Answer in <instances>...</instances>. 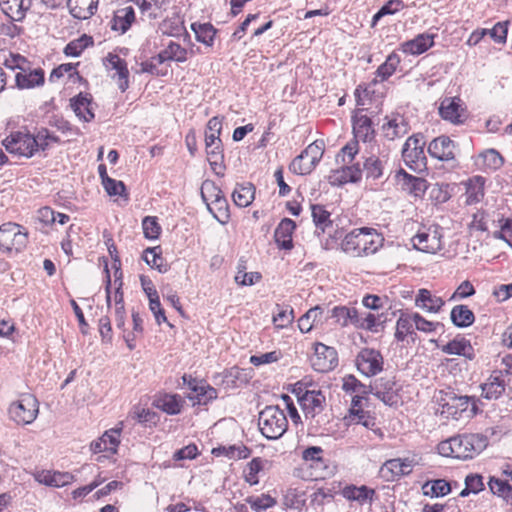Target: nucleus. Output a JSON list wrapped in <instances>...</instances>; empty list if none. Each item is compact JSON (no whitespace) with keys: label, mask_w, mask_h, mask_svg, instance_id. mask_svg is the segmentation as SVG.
I'll return each instance as SVG.
<instances>
[{"label":"nucleus","mask_w":512,"mask_h":512,"mask_svg":"<svg viewBox=\"0 0 512 512\" xmlns=\"http://www.w3.org/2000/svg\"><path fill=\"white\" fill-rule=\"evenodd\" d=\"M488 445V438L479 433L462 434L438 444V452L445 457L466 460L480 454Z\"/></svg>","instance_id":"f257e3e1"},{"label":"nucleus","mask_w":512,"mask_h":512,"mask_svg":"<svg viewBox=\"0 0 512 512\" xmlns=\"http://www.w3.org/2000/svg\"><path fill=\"white\" fill-rule=\"evenodd\" d=\"M383 238L372 228L354 229L342 241V250L353 256L362 257L374 254L382 245Z\"/></svg>","instance_id":"f03ea898"},{"label":"nucleus","mask_w":512,"mask_h":512,"mask_svg":"<svg viewBox=\"0 0 512 512\" xmlns=\"http://www.w3.org/2000/svg\"><path fill=\"white\" fill-rule=\"evenodd\" d=\"M373 100L376 104V110L371 111V115L380 112L379 105H381V103L378 101L379 98H356L358 109L352 115L353 133L356 139L363 142H370L375 137V130L371 118L368 115L362 114L363 111L371 109L368 105H371Z\"/></svg>","instance_id":"7ed1b4c3"},{"label":"nucleus","mask_w":512,"mask_h":512,"mask_svg":"<svg viewBox=\"0 0 512 512\" xmlns=\"http://www.w3.org/2000/svg\"><path fill=\"white\" fill-rule=\"evenodd\" d=\"M258 425L261 434L268 440H277L288 429V420L282 409L278 406H266L260 413Z\"/></svg>","instance_id":"20e7f679"},{"label":"nucleus","mask_w":512,"mask_h":512,"mask_svg":"<svg viewBox=\"0 0 512 512\" xmlns=\"http://www.w3.org/2000/svg\"><path fill=\"white\" fill-rule=\"evenodd\" d=\"M29 242V233L26 228L15 222H6L0 225V250L10 253L13 250L20 253L25 250Z\"/></svg>","instance_id":"39448f33"},{"label":"nucleus","mask_w":512,"mask_h":512,"mask_svg":"<svg viewBox=\"0 0 512 512\" xmlns=\"http://www.w3.org/2000/svg\"><path fill=\"white\" fill-rule=\"evenodd\" d=\"M425 140L422 134L410 136L403 145L402 157L405 164L415 172L427 169V158L425 155Z\"/></svg>","instance_id":"423d86ee"},{"label":"nucleus","mask_w":512,"mask_h":512,"mask_svg":"<svg viewBox=\"0 0 512 512\" xmlns=\"http://www.w3.org/2000/svg\"><path fill=\"white\" fill-rule=\"evenodd\" d=\"M324 153V143L315 141L308 145L297 157H295L289 169L297 175L310 174L320 162Z\"/></svg>","instance_id":"0eeeda50"},{"label":"nucleus","mask_w":512,"mask_h":512,"mask_svg":"<svg viewBox=\"0 0 512 512\" xmlns=\"http://www.w3.org/2000/svg\"><path fill=\"white\" fill-rule=\"evenodd\" d=\"M8 412L10 418L17 424H30L39 413V403L33 395L23 394L19 400L9 406Z\"/></svg>","instance_id":"6e6552de"},{"label":"nucleus","mask_w":512,"mask_h":512,"mask_svg":"<svg viewBox=\"0 0 512 512\" xmlns=\"http://www.w3.org/2000/svg\"><path fill=\"white\" fill-rule=\"evenodd\" d=\"M2 143L10 154L31 158L37 152V141L29 132H13Z\"/></svg>","instance_id":"1a4fd4ad"},{"label":"nucleus","mask_w":512,"mask_h":512,"mask_svg":"<svg viewBox=\"0 0 512 512\" xmlns=\"http://www.w3.org/2000/svg\"><path fill=\"white\" fill-rule=\"evenodd\" d=\"M438 112L444 121L453 125H462L470 117L467 105L462 98H443Z\"/></svg>","instance_id":"9d476101"},{"label":"nucleus","mask_w":512,"mask_h":512,"mask_svg":"<svg viewBox=\"0 0 512 512\" xmlns=\"http://www.w3.org/2000/svg\"><path fill=\"white\" fill-rule=\"evenodd\" d=\"M312 368L320 373H327L338 365V353L334 347L321 342L314 344V354L310 358Z\"/></svg>","instance_id":"9b49d317"},{"label":"nucleus","mask_w":512,"mask_h":512,"mask_svg":"<svg viewBox=\"0 0 512 512\" xmlns=\"http://www.w3.org/2000/svg\"><path fill=\"white\" fill-rule=\"evenodd\" d=\"M358 371L366 377H372L383 370L384 359L380 351L373 348H363L356 356Z\"/></svg>","instance_id":"f8f14e48"},{"label":"nucleus","mask_w":512,"mask_h":512,"mask_svg":"<svg viewBox=\"0 0 512 512\" xmlns=\"http://www.w3.org/2000/svg\"><path fill=\"white\" fill-rule=\"evenodd\" d=\"M368 394L371 393L388 406L398 403V389L394 377H381L368 386Z\"/></svg>","instance_id":"ddd939ff"},{"label":"nucleus","mask_w":512,"mask_h":512,"mask_svg":"<svg viewBox=\"0 0 512 512\" xmlns=\"http://www.w3.org/2000/svg\"><path fill=\"white\" fill-rule=\"evenodd\" d=\"M417 464L414 458H393L387 460L380 468V477L385 481H394L409 475Z\"/></svg>","instance_id":"4468645a"},{"label":"nucleus","mask_w":512,"mask_h":512,"mask_svg":"<svg viewBox=\"0 0 512 512\" xmlns=\"http://www.w3.org/2000/svg\"><path fill=\"white\" fill-rule=\"evenodd\" d=\"M325 403L326 398L320 390H305L304 394L299 396V405L306 420L313 421L317 415L322 413Z\"/></svg>","instance_id":"2eb2a0df"},{"label":"nucleus","mask_w":512,"mask_h":512,"mask_svg":"<svg viewBox=\"0 0 512 512\" xmlns=\"http://www.w3.org/2000/svg\"><path fill=\"white\" fill-rule=\"evenodd\" d=\"M457 144L446 135L434 138L428 145V153L431 157L447 162L455 159Z\"/></svg>","instance_id":"dca6fc26"},{"label":"nucleus","mask_w":512,"mask_h":512,"mask_svg":"<svg viewBox=\"0 0 512 512\" xmlns=\"http://www.w3.org/2000/svg\"><path fill=\"white\" fill-rule=\"evenodd\" d=\"M481 396L487 400H498L506 390V383L501 370H494L486 382L480 385Z\"/></svg>","instance_id":"f3484780"},{"label":"nucleus","mask_w":512,"mask_h":512,"mask_svg":"<svg viewBox=\"0 0 512 512\" xmlns=\"http://www.w3.org/2000/svg\"><path fill=\"white\" fill-rule=\"evenodd\" d=\"M442 236L437 230L418 232L413 238V247L425 253H436L442 249Z\"/></svg>","instance_id":"a211bd4d"},{"label":"nucleus","mask_w":512,"mask_h":512,"mask_svg":"<svg viewBox=\"0 0 512 512\" xmlns=\"http://www.w3.org/2000/svg\"><path fill=\"white\" fill-rule=\"evenodd\" d=\"M396 180L404 192L415 197L423 196L427 190V181L424 178L413 176L403 169L397 172Z\"/></svg>","instance_id":"6ab92c4d"},{"label":"nucleus","mask_w":512,"mask_h":512,"mask_svg":"<svg viewBox=\"0 0 512 512\" xmlns=\"http://www.w3.org/2000/svg\"><path fill=\"white\" fill-rule=\"evenodd\" d=\"M340 169L332 171L329 176L332 185H343L346 183H357L362 178V169L360 163L353 165L343 164Z\"/></svg>","instance_id":"aec40b11"},{"label":"nucleus","mask_w":512,"mask_h":512,"mask_svg":"<svg viewBox=\"0 0 512 512\" xmlns=\"http://www.w3.org/2000/svg\"><path fill=\"white\" fill-rule=\"evenodd\" d=\"M342 496L348 501H355L359 505L372 504L376 499V491L366 485H347L342 489Z\"/></svg>","instance_id":"412c9836"},{"label":"nucleus","mask_w":512,"mask_h":512,"mask_svg":"<svg viewBox=\"0 0 512 512\" xmlns=\"http://www.w3.org/2000/svg\"><path fill=\"white\" fill-rule=\"evenodd\" d=\"M296 223L290 218H284L278 224L274 232V239L280 249L291 250L293 248L292 234Z\"/></svg>","instance_id":"4be33fe9"},{"label":"nucleus","mask_w":512,"mask_h":512,"mask_svg":"<svg viewBox=\"0 0 512 512\" xmlns=\"http://www.w3.org/2000/svg\"><path fill=\"white\" fill-rule=\"evenodd\" d=\"M446 402L442 404V406L445 408L447 407V410L450 411L451 409H454V411L450 412L451 414H457L458 412H465L469 408V405L471 403V411L473 414H477L478 408L476 405V400L474 397L470 396H462L457 395L454 392H448L446 393V398L444 399Z\"/></svg>","instance_id":"5701e85b"},{"label":"nucleus","mask_w":512,"mask_h":512,"mask_svg":"<svg viewBox=\"0 0 512 512\" xmlns=\"http://www.w3.org/2000/svg\"><path fill=\"white\" fill-rule=\"evenodd\" d=\"M152 404L169 415H177L182 411L184 400L178 394L164 393L156 396Z\"/></svg>","instance_id":"b1692460"},{"label":"nucleus","mask_w":512,"mask_h":512,"mask_svg":"<svg viewBox=\"0 0 512 512\" xmlns=\"http://www.w3.org/2000/svg\"><path fill=\"white\" fill-rule=\"evenodd\" d=\"M474 163L480 170L495 171L503 166L504 158L496 149L491 148L479 153L476 156Z\"/></svg>","instance_id":"393cba45"},{"label":"nucleus","mask_w":512,"mask_h":512,"mask_svg":"<svg viewBox=\"0 0 512 512\" xmlns=\"http://www.w3.org/2000/svg\"><path fill=\"white\" fill-rule=\"evenodd\" d=\"M443 353L448 355L464 356L469 360L475 357L474 349L468 339L465 337H456L441 347Z\"/></svg>","instance_id":"a878e982"},{"label":"nucleus","mask_w":512,"mask_h":512,"mask_svg":"<svg viewBox=\"0 0 512 512\" xmlns=\"http://www.w3.org/2000/svg\"><path fill=\"white\" fill-rule=\"evenodd\" d=\"M119 436L120 429L108 430L97 441L91 443V450L94 453H100L103 451L116 453L117 447L120 443Z\"/></svg>","instance_id":"bb28decb"},{"label":"nucleus","mask_w":512,"mask_h":512,"mask_svg":"<svg viewBox=\"0 0 512 512\" xmlns=\"http://www.w3.org/2000/svg\"><path fill=\"white\" fill-rule=\"evenodd\" d=\"M444 304L441 297L433 295L425 288L419 289L415 298V305L429 313L439 312Z\"/></svg>","instance_id":"cd10ccee"},{"label":"nucleus","mask_w":512,"mask_h":512,"mask_svg":"<svg viewBox=\"0 0 512 512\" xmlns=\"http://www.w3.org/2000/svg\"><path fill=\"white\" fill-rule=\"evenodd\" d=\"M98 0H68L71 15L80 20L89 19L97 10Z\"/></svg>","instance_id":"c85d7f7f"},{"label":"nucleus","mask_w":512,"mask_h":512,"mask_svg":"<svg viewBox=\"0 0 512 512\" xmlns=\"http://www.w3.org/2000/svg\"><path fill=\"white\" fill-rule=\"evenodd\" d=\"M135 20V12L133 7L127 6L118 9L110 22L112 30L124 34L132 25Z\"/></svg>","instance_id":"c756f323"},{"label":"nucleus","mask_w":512,"mask_h":512,"mask_svg":"<svg viewBox=\"0 0 512 512\" xmlns=\"http://www.w3.org/2000/svg\"><path fill=\"white\" fill-rule=\"evenodd\" d=\"M44 71L40 68L23 70L15 75L16 85L20 89H30L44 84Z\"/></svg>","instance_id":"7c9ffc66"},{"label":"nucleus","mask_w":512,"mask_h":512,"mask_svg":"<svg viewBox=\"0 0 512 512\" xmlns=\"http://www.w3.org/2000/svg\"><path fill=\"white\" fill-rule=\"evenodd\" d=\"M32 6V0H0L1 10L14 20H21Z\"/></svg>","instance_id":"2f4dec72"},{"label":"nucleus","mask_w":512,"mask_h":512,"mask_svg":"<svg viewBox=\"0 0 512 512\" xmlns=\"http://www.w3.org/2000/svg\"><path fill=\"white\" fill-rule=\"evenodd\" d=\"M434 44V36L431 34H419L414 39L406 41L402 45L404 53L420 55L426 52Z\"/></svg>","instance_id":"473e14b6"},{"label":"nucleus","mask_w":512,"mask_h":512,"mask_svg":"<svg viewBox=\"0 0 512 512\" xmlns=\"http://www.w3.org/2000/svg\"><path fill=\"white\" fill-rule=\"evenodd\" d=\"M158 64H163L166 61L185 62L187 60V50L180 44L170 41L168 45L156 56Z\"/></svg>","instance_id":"72a5a7b5"},{"label":"nucleus","mask_w":512,"mask_h":512,"mask_svg":"<svg viewBox=\"0 0 512 512\" xmlns=\"http://www.w3.org/2000/svg\"><path fill=\"white\" fill-rule=\"evenodd\" d=\"M218 397V391L205 381L196 388L193 393L187 395V398L193 402V405H207Z\"/></svg>","instance_id":"f704fd0d"},{"label":"nucleus","mask_w":512,"mask_h":512,"mask_svg":"<svg viewBox=\"0 0 512 512\" xmlns=\"http://www.w3.org/2000/svg\"><path fill=\"white\" fill-rule=\"evenodd\" d=\"M384 164L379 157L371 155L363 162L362 173H365L367 181L380 180L384 175Z\"/></svg>","instance_id":"c9c22d12"},{"label":"nucleus","mask_w":512,"mask_h":512,"mask_svg":"<svg viewBox=\"0 0 512 512\" xmlns=\"http://www.w3.org/2000/svg\"><path fill=\"white\" fill-rule=\"evenodd\" d=\"M106 66L116 71V74L119 77V87L121 91L124 92L128 86L127 78L129 74L126 62L117 54L110 53L106 57Z\"/></svg>","instance_id":"e433bc0d"},{"label":"nucleus","mask_w":512,"mask_h":512,"mask_svg":"<svg viewBox=\"0 0 512 512\" xmlns=\"http://www.w3.org/2000/svg\"><path fill=\"white\" fill-rule=\"evenodd\" d=\"M485 178L482 176H473L470 178L466 186L467 204H475L480 202L484 197Z\"/></svg>","instance_id":"4c0bfd02"},{"label":"nucleus","mask_w":512,"mask_h":512,"mask_svg":"<svg viewBox=\"0 0 512 512\" xmlns=\"http://www.w3.org/2000/svg\"><path fill=\"white\" fill-rule=\"evenodd\" d=\"M324 320L334 319L335 323L346 326L349 321L357 317L355 309H349L346 306H335L332 309L325 308Z\"/></svg>","instance_id":"58836bf2"},{"label":"nucleus","mask_w":512,"mask_h":512,"mask_svg":"<svg viewBox=\"0 0 512 512\" xmlns=\"http://www.w3.org/2000/svg\"><path fill=\"white\" fill-rule=\"evenodd\" d=\"M452 323L458 328L471 326L475 321V315L466 305H456L450 313Z\"/></svg>","instance_id":"ea45409f"},{"label":"nucleus","mask_w":512,"mask_h":512,"mask_svg":"<svg viewBox=\"0 0 512 512\" xmlns=\"http://www.w3.org/2000/svg\"><path fill=\"white\" fill-rule=\"evenodd\" d=\"M325 308L322 306H315L309 309L303 316L298 320V327L302 333H308L312 330L313 326L317 322H322L324 319Z\"/></svg>","instance_id":"a19ab883"},{"label":"nucleus","mask_w":512,"mask_h":512,"mask_svg":"<svg viewBox=\"0 0 512 512\" xmlns=\"http://www.w3.org/2000/svg\"><path fill=\"white\" fill-rule=\"evenodd\" d=\"M413 316L414 313L400 310V316L396 323V331L394 335L397 341L403 342L408 335L415 334Z\"/></svg>","instance_id":"79ce46f5"},{"label":"nucleus","mask_w":512,"mask_h":512,"mask_svg":"<svg viewBox=\"0 0 512 512\" xmlns=\"http://www.w3.org/2000/svg\"><path fill=\"white\" fill-rule=\"evenodd\" d=\"M407 124L400 116L389 119L382 125V132L386 139L394 140L402 137L407 133Z\"/></svg>","instance_id":"37998d69"},{"label":"nucleus","mask_w":512,"mask_h":512,"mask_svg":"<svg viewBox=\"0 0 512 512\" xmlns=\"http://www.w3.org/2000/svg\"><path fill=\"white\" fill-rule=\"evenodd\" d=\"M255 197V187L251 183L247 184H237L236 188L232 193V198L238 207H247L249 206Z\"/></svg>","instance_id":"c03bdc74"},{"label":"nucleus","mask_w":512,"mask_h":512,"mask_svg":"<svg viewBox=\"0 0 512 512\" xmlns=\"http://www.w3.org/2000/svg\"><path fill=\"white\" fill-rule=\"evenodd\" d=\"M170 0H136L141 12L146 14L149 19L161 17L162 11L166 9Z\"/></svg>","instance_id":"a18cd8bd"},{"label":"nucleus","mask_w":512,"mask_h":512,"mask_svg":"<svg viewBox=\"0 0 512 512\" xmlns=\"http://www.w3.org/2000/svg\"><path fill=\"white\" fill-rule=\"evenodd\" d=\"M490 491L501 497L506 503L512 505V486L508 483V479H500L491 476L488 481Z\"/></svg>","instance_id":"49530a36"},{"label":"nucleus","mask_w":512,"mask_h":512,"mask_svg":"<svg viewBox=\"0 0 512 512\" xmlns=\"http://www.w3.org/2000/svg\"><path fill=\"white\" fill-rule=\"evenodd\" d=\"M68 75V80L72 83L82 82L83 78L76 71V65L72 63L61 64L58 67L54 68L49 76L50 82H56L60 78Z\"/></svg>","instance_id":"de8ad7c7"},{"label":"nucleus","mask_w":512,"mask_h":512,"mask_svg":"<svg viewBox=\"0 0 512 512\" xmlns=\"http://www.w3.org/2000/svg\"><path fill=\"white\" fill-rule=\"evenodd\" d=\"M207 209L219 223L226 224L228 222L230 213L225 196L212 200V202L207 205Z\"/></svg>","instance_id":"09e8293b"},{"label":"nucleus","mask_w":512,"mask_h":512,"mask_svg":"<svg viewBox=\"0 0 512 512\" xmlns=\"http://www.w3.org/2000/svg\"><path fill=\"white\" fill-rule=\"evenodd\" d=\"M91 100L92 98H70V107L76 116L85 122H89L94 118V113L90 108Z\"/></svg>","instance_id":"8fccbe9b"},{"label":"nucleus","mask_w":512,"mask_h":512,"mask_svg":"<svg viewBox=\"0 0 512 512\" xmlns=\"http://www.w3.org/2000/svg\"><path fill=\"white\" fill-rule=\"evenodd\" d=\"M242 374V369L237 366H233L230 369H226L221 374L214 376L215 384L224 385L225 388H236Z\"/></svg>","instance_id":"3c124183"},{"label":"nucleus","mask_w":512,"mask_h":512,"mask_svg":"<svg viewBox=\"0 0 512 512\" xmlns=\"http://www.w3.org/2000/svg\"><path fill=\"white\" fill-rule=\"evenodd\" d=\"M34 139L37 141V152L46 151L52 144L61 143L60 138L46 127L37 129Z\"/></svg>","instance_id":"603ef678"},{"label":"nucleus","mask_w":512,"mask_h":512,"mask_svg":"<svg viewBox=\"0 0 512 512\" xmlns=\"http://www.w3.org/2000/svg\"><path fill=\"white\" fill-rule=\"evenodd\" d=\"M423 494L430 497H443L450 493L451 486L449 482L444 479H437L433 481H427L423 487Z\"/></svg>","instance_id":"864d4df0"},{"label":"nucleus","mask_w":512,"mask_h":512,"mask_svg":"<svg viewBox=\"0 0 512 512\" xmlns=\"http://www.w3.org/2000/svg\"><path fill=\"white\" fill-rule=\"evenodd\" d=\"M90 45H93V39L86 34L70 41L64 48L66 56L78 57Z\"/></svg>","instance_id":"5fc2aeb1"},{"label":"nucleus","mask_w":512,"mask_h":512,"mask_svg":"<svg viewBox=\"0 0 512 512\" xmlns=\"http://www.w3.org/2000/svg\"><path fill=\"white\" fill-rule=\"evenodd\" d=\"M399 64L400 56L397 53L392 52L388 55L386 61L378 67L376 77L380 78L381 81L387 80L393 75Z\"/></svg>","instance_id":"6e6d98bb"},{"label":"nucleus","mask_w":512,"mask_h":512,"mask_svg":"<svg viewBox=\"0 0 512 512\" xmlns=\"http://www.w3.org/2000/svg\"><path fill=\"white\" fill-rule=\"evenodd\" d=\"M191 28L196 35L197 41L207 46H211L213 44L216 29L210 23H193L191 25Z\"/></svg>","instance_id":"4d7b16f0"},{"label":"nucleus","mask_w":512,"mask_h":512,"mask_svg":"<svg viewBox=\"0 0 512 512\" xmlns=\"http://www.w3.org/2000/svg\"><path fill=\"white\" fill-rule=\"evenodd\" d=\"M312 210V218L313 222L317 229L321 230L322 233L325 232L326 228L332 226V221L330 219V212H328L324 206L319 204H314L311 206Z\"/></svg>","instance_id":"13d9d810"},{"label":"nucleus","mask_w":512,"mask_h":512,"mask_svg":"<svg viewBox=\"0 0 512 512\" xmlns=\"http://www.w3.org/2000/svg\"><path fill=\"white\" fill-rule=\"evenodd\" d=\"M158 247H149L144 251L143 260L152 268L157 269L160 273L167 271V266L162 264L163 258L161 252H157Z\"/></svg>","instance_id":"bf43d9fd"},{"label":"nucleus","mask_w":512,"mask_h":512,"mask_svg":"<svg viewBox=\"0 0 512 512\" xmlns=\"http://www.w3.org/2000/svg\"><path fill=\"white\" fill-rule=\"evenodd\" d=\"M222 190L212 180H205L201 185V198L206 203L210 204L212 200L223 197Z\"/></svg>","instance_id":"052dcab7"},{"label":"nucleus","mask_w":512,"mask_h":512,"mask_svg":"<svg viewBox=\"0 0 512 512\" xmlns=\"http://www.w3.org/2000/svg\"><path fill=\"white\" fill-rule=\"evenodd\" d=\"M277 313L273 315V323L278 328H285L289 326L294 319L293 308L286 306L282 307L277 305Z\"/></svg>","instance_id":"680f3d73"},{"label":"nucleus","mask_w":512,"mask_h":512,"mask_svg":"<svg viewBox=\"0 0 512 512\" xmlns=\"http://www.w3.org/2000/svg\"><path fill=\"white\" fill-rule=\"evenodd\" d=\"M246 502L255 512H261L273 507L276 504V500L268 494H262L256 497L250 496L246 499Z\"/></svg>","instance_id":"e2e57ef3"},{"label":"nucleus","mask_w":512,"mask_h":512,"mask_svg":"<svg viewBox=\"0 0 512 512\" xmlns=\"http://www.w3.org/2000/svg\"><path fill=\"white\" fill-rule=\"evenodd\" d=\"M142 228L145 238L157 239L161 232V227L157 221V217L146 216L142 220Z\"/></svg>","instance_id":"0e129e2a"},{"label":"nucleus","mask_w":512,"mask_h":512,"mask_svg":"<svg viewBox=\"0 0 512 512\" xmlns=\"http://www.w3.org/2000/svg\"><path fill=\"white\" fill-rule=\"evenodd\" d=\"M509 21L497 22L492 29H488V34L494 42L504 44L507 41Z\"/></svg>","instance_id":"69168bd1"},{"label":"nucleus","mask_w":512,"mask_h":512,"mask_svg":"<svg viewBox=\"0 0 512 512\" xmlns=\"http://www.w3.org/2000/svg\"><path fill=\"white\" fill-rule=\"evenodd\" d=\"M357 153L358 142L350 141L341 149L340 153L336 157V160L339 162V159H341L343 164H351Z\"/></svg>","instance_id":"338daca9"},{"label":"nucleus","mask_w":512,"mask_h":512,"mask_svg":"<svg viewBox=\"0 0 512 512\" xmlns=\"http://www.w3.org/2000/svg\"><path fill=\"white\" fill-rule=\"evenodd\" d=\"M263 469V460L259 457L253 458L248 463V474L246 475V481L250 485L258 484L259 480L257 474Z\"/></svg>","instance_id":"774afa93"}]
</instances>
